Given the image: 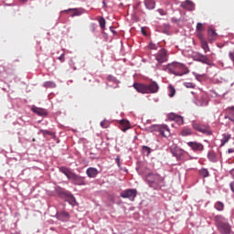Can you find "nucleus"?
I'll return each mask as SVG.
<instances>
[{
  "label": "nucleus",
  "instance_id": "nucleus-1",
  "mask_svg": "<svg viewBox=\"0 0 234 234\" xmlns=\"http://www.w3.org/2000/svg\"><path fill=\"white\" fill-rule=\"evenodd\" d=\"M144 182L154 191H160L162 187H165V178L158 173L149 172L144 176Z\"/></svg>",
  "mask_w": 234,
  "mask_h": 234
},
{
  "label": "nucleus",
  "instance_id": "nucleus-2",
  "mask_svg": "<svg viewBox=\"0 0 234 234\" xmlns=\"http://www.w3.org/2000/svg\"><path fill=\"white\" fill-rule=\"evenodd\" d=\"M54 189L56 195L58 197V198H60V200L68 202V204H69V206H72V207L78 206V201H76V197H74V194H72V192L59 186H55Z\"/></svg>",
  "mask_w": 234,
  "mask_h": 234
},
{
  "label": "nucleus",
  "instance_id": "nucleus-3",
  "mask_svg": "<svg viewBox=\"0 0 234 234\" xmlns=\"http://www.w3.org/2000/svg\"><path fill=\"white\" fill-rule=\"evenodd\" d=\"M214 221L220 234L231 233V225H229L228 218H224L222 215H218L215 216Z\"/></svg>",
  "mask_w": 234,
  "mask_h": 234
},
{
  "label": "nucleus",
  "instance_id": "nucleus-4",
  "mask_svg": "<svg viewBox=\"0 0 234 234\" xmlns=\"http://www.w3.org/2000/svg\"><path fill=\"white\" fill-rule=\"evenodd\" d=\"M168 72L174 74V76H185V74H189V69L186 65L179 62H173L167 66Z\"/></svg>",
  "mask_w": 234,
  "mask_h": 234
},
{
  "label": "nucleus",
  "instance_id": "nucleus-5",
  "mask_svg": "<svg viewBox=\"0 0 234 234\" xmlns=\"http://www.w3.org/2000/svg\"><path fill=\"white\" fill-rule=\"evenodd\" d=\"M170 153L176 158L177 162H182L186 158V154H187V152L176 145L170 147Z\"/></svg>",
  "mask_w": 234,
  "mask_h": 234
},
{
  "label": "nucleus",
  "instance_id": "nucleus-6",
  "mask_svg": "<svg viewBox=\"0 0 234 234\" xmlns=\"http://www.w3.org/2000/svg\"><path fill=\"white\" fill-rule=\"evenodd\" d=\"M192 127L195 131H197V133H202L203 134H206L207 136H211L213 134V131H211V128H209V126L204 125L202 123H198L197 122H192Z\"/></svg>",
  "mask_w": 234,
  "mask_h": 234
},
{
  "label": "nucleus",
  "instance_id": "nucleus-7",
  "mask_svg": "<svg viewBox=\"0 0 234 234\" xmlns=\"http://www.w3.org/2000/svg\"><path fill=\"white\" fill-rule=\"evenodd\" d=\"M137 195L138 190H136V188H127L121 192L120 197L121 198H128V200H131V202H134Z\"/></svg>",
  "mask_w": 234,
  "mask_h": 234
},
{
  "label": "nucleus",
  "instance_id": "nucleus-8",
  "mask_svg": "<svg viewBox=\"0 0 234 234\" xmlns=\"http://www.w3.org/2000/svg\"><path fill=\"white\" fill-rule=\"evenodd\" d=\"M194 60L198 61L199 63H203V65H208V67H215V63L211 61L207 56L197 53L194 56Z\"/></svg>",
  "mask_w": 234,
  "mask_h": 234
},
{
  "label": "nucleus",
  "instance_id": "nucleus-9",
  "mask_svg": "<svg viewBox=\"0 0 234 234\" xmlns=\"http://www.w3.org/2000/svg\"><path fill=\"white\" fill-rule=\"evenodd\" d=\"M85 176H81L73 172V176L69 179V182L73 184V186H87V181H85Z\"/></svg>",
  "mask_w": 234,
  "mask_h": 234
},
{
  "label": "nucleus",
  "instance_id": "nucleus-10",
  "mask_svg": "<svg viewBox=\"0 0 234 234\" xmlns=\"http://www.w3.org/2000/svg\"><path fill=\"white\" fill-rule=\"evenodd\" d=\"M164 130L169 131V127H167V125H164V127L162 128V126L158 124H153L147 128V131L149 133H159L161 136H165V134L164 133Z\"/></svg>",
  "mask_w": 234,
  "mask_h": 234
},
{
  "label": "nucleus",
  "instance_id": "nucleus-11",
  "mask_svg": "<svg viewBox=\"0 0 234 234\" xmlns=\"http://www.w3.org/2000/svg\"><path fill=\"white\" fill-rule=\"evenodd\" d=\"M155 59L159 65H162V63H165L167 61V51H165V48L161 49L156 55Z\"/></svg>",
  "mask_w": 234,
  "mask_h": 234
},
{
  "label": "nucleus",
  "instance_id": "nucleus-12",
  "mask_svg": "<svg viewBox=\"0 0 234 234\" xmlns=\"http://www.w3.org/2000/svg\"><path fill=\"white\" fill-rule=\"evenodd\" d=\"M194 103L197 107H207L209 105V99H207V96L203 95L199 99L194 100Z\"/></svg>",
  "mask_w": 234,
  "mask_h": 234
},
{
  "label": "nucleus",
  "instance_id": "nucleus-13",
  "mask_svg": "<svg viewBox=\"0 0 234 234\" xmlns=\"http://www.w3.org/2000/svg\"><path fill=\"white\" fill-rule=\"evenodd\" d=\"M55 217L60 222H69L70 214H69L67 211H57Z\"/></svg>",
  "mask_w": 234,
  "mask_h": 234
},
{
  "label": "nucleus",
  "instance_id": "nucleus-14",
  "mask_svg": "<svg viewBox=\"0 0 234 234\" xmlns=\"http://www.w3.org/2000/svg\"><path fill=\"white\" fill-rule=\"evenodd\" d=\"M147 89V94H156L158 92L160 86H158V83L156 81H153L150 84H146Z\"/></svg>",
  "mask_w": 234,
  "mask_h": 234
},
{
  "label": "nucleus",
  "instance_id": "nucleus-15",
  "mask_svg": "<svg viewBox=\"0 0 234 234\" xmlns=\"http://www.w3.org/2000/svg\"><path fill=\"white\" fill-rule=\"evenodd\" d=\"M31 111L35 114H37V116H48V112L47 111V109H44V108H38L37 106H32Z\"/></svg>",
  "mask_w": 234,
  "mask_h": 234
},
{
  "label": "nucleus",
  "instance_id": "nucleus-16",
  "mask_svg": "<svg viewBox=\"0 0 234 234\" xmlns=\"http://www.w3.org/2000/svg\"><path fill=\"white\" fill-rule=\"evenodd\" d=\"M58 171L59 173H62V175H65L68 180H70L74 175V172L70 171L67 166H58Z\"/></svg>",
  "mask_w": 234,
  "mask_h": 234
},
{
  "label": "nucleus",
  "instance_id": "nucleus-17",
  "mask_svg": "<svg viewBox=\"0 0 234 234\" xmlns=\"http://www.w3.org/2000/svg\"><path fill=\"white\" fill-rule=\"evenodd\" d=\"M188 147L192 149V151H204V144L197 142H188Z\"/></svg>",
  "mask_w": 234,
  "mask_h": 234
},
{
  "label": "nucleus",
  "instance_id": "nucleus-18",
  "mask_svg": "<svg viewBox=\"0 0 234 234\" xmlns=\"http://www.w3.org/2000/svg\"><path fill=\"white\" fill-rule=\"evenodd\" d=\"M133 89L142 94H147V84L133 83Z\"/></svg>",
  "mask_w": 234,
  "mask_h": 234
},
{
  "label": "nucleus",
  "instance_id": "nucleus-19",
  "mask_svg": "<svg viewBox=\"0 0 234 234\" xmlns=\"http://www.w3.org/2000/svg\"><path fill=\"white\" fill-rule=\"evenodd\" d=\"M182 8L188 10V12H195V3L191 0H186L185 4H181Z\"/></svg>",
  "mask_w": 234,
  "mask_h": 234
},
{
  "label": "nucleus",
  "instance_id": "nucleus-20",
  "mask_svg": "<svg viewBox=\"0 0 234 234\" xmlns=\"http://www.w3.org/2000/svg\"><path fill=\"white\" fill-rule=\"evenodd\" d=\"M224 118H225V120H229L230 122H232L234 123V106L229 107L226 110Z\"/></svg>",
  "mask_w": 234,
  "mask_h": 234
},
{
  "label": "nucleus",
  "instance_id": "nucleus-21",
  "mask_svg": "<svg viewBox=\"0 0 234 234\" xmlns=\"http://www.w3.org/2000/svg\"><path fill=\"white\" fill-rule=\"evenodd\" d=\"M100 172L94 167H89L86 170V175L89 178H96V176H98Z\"/></svg>",
  "mask_w": 234,
  "mask_h": 234
},
{
  "label": "nucleus",
  "instance_id": "nucleus-22",
  "mask_svg": "<svg viewBox=\"0 0 234 234\" xmlns=\"http://www.w3.org/2000/svg\"><path fill=\"white\" fill-rule=\"evenodd\" d=\"M193 134V129H191L189 126H185L180 132V136H191Z\"/></svg>",
  "mask_w": 234,
  "mask_h": 234
},
{
  "label": "nucleus",
  "instance_id": "nucleus-23",
  "mask_svg": "<svg viewBox=\"0 0 234 234\" xmlns=\"http://www.w3.org/2000/svg\"><path fill=\"white\" fill-rule=\"evenodd\" d=\"M222 136L223 137L220 140L221 142L220 147H224V145H226V144H228L229 140H231V134L229 133H223Z\"/></svg>",
  "mask_w": 234,
  "mask_h": 234
},
{
  "label": "nucleus",
  "instance_id": "nucleus-24",
  "mask_svg": "<svg viewBox=\"0 0 234 234\" xmlns=\"http://www.w3.org/2000/svg\"><path fill=\"white\" fill-rule=\"evenodd\" d=\"M207 158L209 162H212L213 164H217V162H218V157H217V154H215V152H208Z\"/></svg>",
  "mask_w": 234,
  "mask_h": 234
},
{
  "label": "nucleus",
  "instance_id": "nucleus-25",
  "mask_svg": "<svg viewBox=\"0 0 234 234\" xmlns=\"http://www.w3.org/2000/svg\"><path fill=\"white\" fill-rule=\"evenodd\" d=\"M207 36L210 41H215L218 34H217V31H215V29H208Z\"/></svg>",
  "mask_w": 234,
  "mask_h": 234
},
{
  "label": "nucleus",
  "instance_id": "nucleus-26",
  "mask_svg": "<svg viewBox=\"0 0 234 234\" xmlns=\"http://www.w3.org/2000/svg\"><path fill=\"white\" fill-rule=\"evenodd\" d=\"M153 151H154V149H153V148H151L147 145H143L142 146V153L145 156H149L151 154V153H153Z\"/></svg>",
  "mask_w": 234,
  "mask_h": 234
},
{
  "label": "nucleus",
  "instance_id": "nucleus-27",
  "mask_svg": "<svg viewBox=\"0 0 234 234\" xmlns=\"http://www.w3.org/2000/svg\"><path fill=\"white\" fill-rule=\"evenodd\" d=\"M144 5L148 10H154V1L153 0H145Z\"/></svg>",
  "mask_w": 234,
  "mask_h": 234
},
{
  "label": "nucleus",
  "instance_id": "nucleus-28",
  "mask_svg": "<svg viewBox=\"0 0 234 234\" xmlns=\"http://www.w3.org/2000/svg\"><path fill=\"white\" fill-rule=\"evenodd\" d=\"M43 85L46 89H56V82L51 80L45 81Z\"/></svg>",
  "mask_w": 234,
  "mask_h": 234
},
{
  "label": "nucleus",
  "instance_id": "nucleus-29",
  "mask_svg": "<svg viewBox=\"0 0 234 234\" xmlns=\"http://www.w3.org/2000/svg\"><path fill=\"white\" fill-rule=\"evenodd\" d=\"M199 175L203 177V178H207V176H209V170H207V168H201L199 170Z\"/></svg>",
  "mask_w": 234,
  "mask_h": 234
},
{
  "label": "nucleus",
  "instance_id": "nucleus-30",
  "mask_svg": "<svg viewBox=\"0 0 234 234\" xmlns=\"http://www.w3.org/2000/svg\"><path fill=\"white\" fill-rule=\"evenodd\" d=\"M215 209L217 211H223L224 210V204L221 201H218L214 205Z\"/></svg>",
  "mask_w": 234,
  "mask_h": 234
},
{
  "label": "nucleus",
  "instance_id": "nucleus-31",
  "mask_svg": "<svg viewBox=\"0 0 234 234\" xmlns=\"http://www.w3.org/2000/svg\"><path fill=\"white\" fill-rule=\"evenodd\" d=\"M66 12H73L71 14V17H76V16H81V14H83V12L81 11H79L78 9H69V10H66Z\"/></svg>",
  "mask_w": 234,
  "mask_h": 234
},
{
  "label": "nucleus",
  "instance_id": "nucleus-32",
  "mask_svg": "<svg viewBox=\"0 0 234 234\" xmlns=\"http://www.w3.org/2000/svg\"><path fill=\"white\" fill-rule=\"evenodd\" d=\"M37 134H43V136H52V132H50L48 130L40 129L38 131Z\"/></svg>",
  "mask_w": 234,
  "mask_h": 234
},
{
  "label": "nucleus",
  "instance_id": "nucleus-33",
  "mask_svg": "<svg viewBox=\"0 0 234 234\" xmlns=\"http://www.w3.org/2000/svg\"><path fill=\"white\" fill-rule=\"evenodd\" d=\"M201 48H203L204 52H209V45H207V41H201Z\"/></svg>",
  "mask_w": 234,
  "mask_h": 234
},
{
  "label": "nucleus",
  "instance_id": "nucleus-34",
  "mask_svg": "<svg viewBox=\"0 0 234 234\" xmlns=\"http://www.w3.org/2000/svg\"><path fill=\"white\" fill-rule=\"evenodd\" d=\"M165 28L162 29V34H165L166 36H171V33L169 32V24L164 25Z\"/></svg>",
  "mask_w": 234,
  "mask_h": 234
},
{
  "label": "nucleus",
  "instance_id": "nucleus-35",
  "mask_svg": "<svg viewBox=\"0 0 234 234\" xmlns=\"http://www.w3.org/2000/svg\"><path fill=\"white\" fill-rule=\"evenodd\" d=\"M174 122H176V123L179 125H184V117H182L181 115H177Z\"/></svg>",
  "mask_w": 234,
  "mask_h": 234
},
{
  "label": "nucleus",
  "instance_id": "nucleus-36",
  "mask_svg": "<svg viewBox=\"0 0 234 234\" xmlns=\"http://www.w3.org/2000/svg\"><path fill=\"white\" fill-rule=\"evenodd\" d=\"M108 81H112V83H120V80H118V79H116V77L112 76V75H109L107 77Z\"/></svg>",
  "mask_w": 234,
  "mask_h": 234
},
{
  "label": "nucleus",
  "instance_id": "nucleus-37",
  "mask_svg": "<svg viewBox=\"0 0 234 234\" xmlns=\"http://www.w3.org/2000/svg\"><path fill=\"white\" fill-rule=\"evenodd\" d=\"M170 89V93L168 94L169 98H173V96H175V94L176 93V90H175V87L173 86H169Z\"/></svg>",
  "mask_w": 234,
  "mask_h": 234
},
{
  "label": "nucleus",
  "instance_id": "nucleus-38",
  "mask_svg": "<svg viewBox=\"0 0 234 234\" xmlns=\"http://www.w3.org/2000/svg\"><path fill=\"white\" fill-rule=\"evenodd\" d=\"M178 115L174 113V112H171V113H168L167 114V118L168 120L172 121V122H175L176 118L177 117Z\"/></svg>",
  "mask_w": 234,
  "mask_h": 234
},
{
  "label": "nucleus",
  "instance_id": "nucleus-39",
  "mask_svg": "<svg viewBox=\"0 0 234 234\" xmlns=\"http://www.w3.org/2000/svg\"><path fill=\"white\" fill-rule=\"evenodd\" d=\"M148 48H150V50H157L158 49V45H156L153 42H150L149 45H148Z\"/></svg>",
  "mask_w": 234,
  "mask_h": 234
},
{
  "label": "nucleus",
  "instance_id": "nucleus-40",
  "mask_svg": "<svg viewBox=\"0 0 234 234\" xmlns=\"http://www.w3.org/2000/svg\"><path fill=\"white\" fill-rule=\"evenodd\" d=\"M184 87L186 89H195L196 85L192 82H184Z\"/></svg>",
  "mask_w": 234,
  "mask_h": 234
},
{
  "label": "nucleus",
  "instance_id": "nucleus-41",
  "mask_svg": "<svg viewBox=\"0 0 234 234\" xmlns=\"http://www.w3.org/2000/svg\"><path fill=\"white\" fill-rule=\"evenodd\" d=\"M101 127H102L103 129H107V127H109V122H107V120H103L102 122H101Z\"/></svg>",
  "mask_w": 234,
  "mask_h": 234
},
{
  "label": "nucleus",
  "instance_id": "nucleus-42",
  "mask_svg": "<svg viewBox=\"0 0 234 234\" xmlns=\"http://www.w3.org/2000/svg\"><path fill=\"white\" fill-rule=\"evenodd\" d=\"M99 24H100L101 28H105V18L101 17L99 20Z\"/></svg>",
  "mask_w": 234,
  "mask_h": 234
},
{
  "label": "nucleus",
  "instance_id": "nucleus-43",
  "mask_svg": "<svg viewBox=\"0 0 234 234\" xmlns=\"http://www.w3.org/2000/svg\"><path fill=\"white\" fill-rule=\"evenodd\" d=\"M69 65L71 69H73V70H78L76 66H74V60L70 59Z\"/></svg>",
  "mask_w": 234,
  "mask_h": 234
},
{
  "label": "nucleus",
  "instance_id": "nucleus-44",
  "mask_svg": "<svg viewBox=\"0 0 234 234\" xmlns=\"http://www.w3.org/2000/svg\"><path fill=\"white\" fill-rule=\"evenodd\" d=\"M197 32H202V23L198 22L197 24Z\"/></svg>",
  "mask_w": 234,
  "mask_h": 234
},
{
  "label": "nucleus",
  "instance_id": "nucleus-45",
  "mask_svg": "<svg viewBox=\"0 0 234 234\" xmlns=\"http://www.w3.org/2000/svg\"><path fill=\"white\" fill-rule=\"evenodd\" d=\"M58 59H59L60 63H65V54H61Z\"/></svg>",
  "mask_w": 234,
  "mask_h": 234
},
{
  "label": "nucleus",
  "instance_id": "nucleus-46",
  "mask_svg": "<svg viewBox=\"0 0 234 234\" xmlns=\"http://www.w3.org/2000/svg\"><path fill=\"white\" fill-rule=\"evenodd\" d=\"M229 58L234 62V50L229 52Z\"/></svg>",
  "mask_w": 234,
  "mask_h": 234
},
{
  "label": "nucleus",
  "instance_id": "nucleus-47",
  "mask_svg": "<svg viewBox=\"0 0 234 234\" xmlns=\"http://www.w3.org/2000/svg\"><path fill=\"white\" fill-rule=\"evenodd\" d=\"M193 75L196 76V80H197V81H200V78H202V75H198L197 74V72H193Z\"/></svg>",
  "mask_w": 234,
  "mask_h": 234
},
{
  "label": "nucleus",
  "instance_id": "nucleus-48",
  "mask_svg": "<svg viewBox=\"0 0 234 234\" xmlns=\"http://www.w3.org/2000/svg\"><path fill=\"white\" fill-rule=\"evenodd\" d=\"M115 162H116L117 165H118V167H120V166H121V164H120V155H117V157L115 158Z\"/></svg>",
  "mask_w": 234,
  "mask_h": 234
},
{
  "label": "nucleus",
  "instance_id": "nucleus-49",
  "mask_svg": "<svg viewBox=\"0 0 234 234\" xmlns=\"http://www.w3.org/2000/svg\"><path fill=\"white\" fill-rule=\"evenodd\" d=\"M230 191L234 193V181L229 184Z\"/></svg>",
  "mask_w": 234,
  "mask_h": 234
},
{
  "label": "nucleus",
  "instance_id": "nucleus-50",
  "mask_svg": "<svg viewBox=\"0 0 234 234\" xmlns=\"http://www.w3.org/2000/svg\"><path fill=\"white\" fill-rule=\"evenodd\" d=\"M158 12H159L160 16H165L166 15L165 11H164L163 9H158Z\"/></svg>",
  "mask_w": 234,
  "mask_h": 234
},
{
  "label": "nucleus",
  "instance_id": "nucleus-51",
  "mask_svg": "<svg viewBox=\"0 0 234 234\" xmlns=\"http://www.w3.org/2000/svg\"><path fill=\"white\" fill-rule=\"evenodd\" d=\"M110 30L113 35L116 34V30H114V27L112 26L110 27Z\"/></svg>",
  "mask_w": 234,
  "mask_h": 234
},
{
  "label": "nucleus",
  "instance_id": "nucleus-52",
  "mask_svg": "<svg viewBox=\"0 0 234 234\" xmlns=\"http://www.w3.org/2000/svg\"><path fill=\"white\" fill-rule=\"evenodd\" d=\"M171 21H172V23H178V18H176V17H172V18H171Z\"/></svg>",
  "mask_w": 234,
  "mask_h": 234
},
{
  "label": "nucleus",
  "instance_id": "nucleus-53",
  "mask_svg": "<svg viewBox=\"0 0 234 234\" xmlns=\"http://www.w3.org/2000/svg\"><path fill=\"white\" fill-rule=\"evenodd\" d=\"M10 233L11 234H21V232H19L17 230H14V229H11Z\"/></svg>",
  "mask_w": 234,
  "mask_h": 234
},
{
  "label": "nucleus",
  "instance_id": "nucleus-54",
  "mask_svg": "<svg viewBox=\"0 0 234 234\" xmlns=\"http://www.w3.org/2000/svg\"><path fill=\"white\" fill-rule=\"evenodd\" d=\"M102 8H107V2H105V0L102 1Z\"/></svg>",
  "mask_w": 234,
  "mask_h": 234
},
{
  "label": "nucleus",
  "instance_id": "nucleus-55",
  "mask_svg": "<svg viewBox=\"0 0 234 234\" xmlns=\"http://www.w3.org/2000/svg\"><path fill=\"white\" fill-rule=\"evenodd\" d=\"M228 153H229V154H231V153H234V149H233V148H229V149L228 150Z\"/></svg>",
  "mask_w": 234,
  "mask_h": 234
},
{
  "label": "nucleus",
  "instance_id": "nucleus-56",
  "mask_svg": "<svg viewBox=\"0 0 234 234\" xmlns=\"http://www.w3.org/2000/svg\"><path fill=\"white\" fill-rule=\"evenodd\" d=\"M129 129V126H125V128L122 129L123 133Z\"/></svg>",
  "mask_w": 234,
  "mask_h": 234
},
{
  "label": "nucleus",
  "instance_id": "nucleus-57",
  "mask_svg": "<svg viewBox=\"0 0 234 234\" xmlns=\"http://www.w3.org/2000/svg\"><path fill=\"white\" fill-rule=\"evenodd\" d=\"M103 37H107V33H105L104 31H102Z\"/></svg>",
  "mask_w": 234,
  "mask_h": 234
},
{
  "label": "nucleus",
  "instance_id": "nucleus-58",
  "mask_svg": "<svg viewBox=\"0 0 234 234\" xmlns=\"http://www.w3.org/2000/svg\"><path fill=\"white\" fill-rule=\"evenodd\" d=\"M22 3H27L28 0H20Z\"/></svg>",
  "mask_w": 234,
  "mask_h": 234
},
{
  "label": "nucleus",
  "instance_id": "nucleus-59",
  "mask_svg": "<svg viewBox=\"0 0 234 234\" xmlns=\"http://www.w3.org/2000/svg\"><path fill=\"white\" fill-rule=\"evenodd\" d=\"M175 0H169V3H172V2H174Z\"/></svg>",
  "mask_w": 234,
  "mask_h": 234
},
{
  "label": "nucleus",
  "instance_id": "nucleus-60",
  "mask_svg": "<svg viewBox=\"0 0 234 234\" xmlns=\"http://www.w3.org/2000/svg\"><path fill=\"white\" fill-rule=\"evenodd\" d=\"M73 82V80H69V83H72Z\"/></svg>",
  "mask_w": 234,
  "mask_h": 234
},
{
  "label": "nucleus",
  "instance_id": "nucleus-61",
  "mask_svg": "<svg viewBox=\"0 0 234 234\" xmlns=\"http://www.w3.org/2000/svg\"><path fill=\"white\" fill-rule=\"evenodd\" d=\"M136 170L138 171V173H140V171H139V169H138V168H136Z\"/></svg>",
  "mask_w": 234,
  "mask_h": 234
}]
</instances>
